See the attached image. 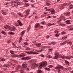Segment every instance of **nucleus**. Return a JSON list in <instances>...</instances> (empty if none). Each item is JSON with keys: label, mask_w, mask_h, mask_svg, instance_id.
<instances>
[{"label": "nucleus", "mask_w": 73, "mask_h": 73, "mask_svg": "<svg viewBox=\"0 0 73 73\" xmlns=\"http://www.w3.org/2000/svg\"><path fill=\"white\" fill-rule=\"evenodd\" d=\"M46 11H50V9H47L46 10Z\"/></svg>", "instance_id": "nucleus-52"}, {"label": "nucleus", "mask_w": 73, "mask_h": 73, "mask_svg": "<svg viewBox=\"0 0 73 73\" xmlns=\"http://www.w3.org/2000/svg\"><path fill=\"white\" fill-rule=\"evenodd\" d=\"M47 57L48 58H52V56L50 55H48Z\"/></svg>", "instance_id": "nucleus-38"}, {"label": "nucleus", "mask_w": 73, "mask_h": 73, "mask_svg": "<svg viewBox=\"0 0 73 73\" xmlns=\"http://www.w3.org/2000/svg\"><path fill=\"white\" fill-rule=\"evenodd\" d=\"M60 25H61V26H62V27H64V26H65V25L64 24L62 23H61V24Z\"/></svg>", "instance_id": "nucleus-40"}, {"label": "nucleus", "mask_w": 73, "mask_h": 73, "mask_svg": "<svg viewBox=\"0 0 73 73\" xmlns=\"http://www.w3.org/2000/svg\"><path fill=\"white\" fill-rule=\"evenodd\" d=\"M21 60H24L25 61L28 60H29V57H23L22 58Z\"/></svg>", "instance_id": "nucleus-10"}, {"label": "nucleus", "mask_w": 73, "mask_h": 73, "mask_svg": "<svg viewBox=\"0 0 73 73\" xmlns=\"http://www.w3.org/2000/svg\"><path fill=\"white\" fill-rule=\"evenodd\" d=\"M30 11H31V10L29 9H28L26 11V14L25 15V18H27V17H28V18H30V17L32 16L31 15H29V13L30 12Z\"/></svg>", "instance_id": "nucleus-1"}, {"label": "nucleus", "mask_w": 73, "mask_h": 73, "mask_svg": "<svg viewBox=\"0 0 73 73\" xmlns=\"http://www.w3.org/2000/svg\"><path fill=\"white\" fill-rule=\"evenodd\" d=\"M19 0H13V2L14 3H19V2L18 1Z\"/></svg>", "instance_id": "nucleus-18"}, {"label": "nucleus", "mask_w": 73, "mask_h": 73, "mask_svg": "<svg viewBox=\"0 0 73 73\" xmlns=\"http://www.w3.org/2000/svg\"><path fill=\"white\" fill-rule=\"evenodd\" d=\"M31 66L32 69H35L37 67V64L35 63H33L31 65Z\"/></svg>", "instance_id": "nucleus-4"}, {"label": "nucleus", "mask_w": 73, "mask_h": 73, "mask_svg": "<svg viewBox=\"0 0 73 73\" xmlns=\"http://www.w3.org/2000/svg\"><path fill=\"white\" fill-rule=\"evenodd\" d=\"M50 2V1L48 0H46V3H49Z\"/></svg>", "instance_id": "nucleus-43"}, {"label": "nucleus", "mask_w": 73, "mask_h": 73, "mask_svg": "<svg viewBox=\"0 0 73 73\" xmlns=\"http://www.w3.org/2000/svg\"><path fill=\"white\" fill-rule=\"evenodd\" d=\"M46 65H47V62L46 61H44L43 63H41L39 67V68L41 69L42 68V66H46Z\"/></svg>", "instance_id": "nucleus-2"}, {"label": "nucleus", "mask_w": 73, "mask_h": 73, "mask_svg": "<svg viewBox=\"0 0 73 73\" xmlns=\"http://www.w3.org/2000/svg\"><path fill=\"white\" fill-rule=\"evenodd\" d=\"M1 33L2 34H3L4 35H5V32L4 31H2L1 32Z\"/></svg>", "instance_id": "nucleus-42"}, {"label": "nucleus", "mask_w": 73, "mask_h": 73, "mask_svg": "<svg viewBox=\"0 0 73 73\" xmlns=\"http://www.w3.org/2000/svg\"><path fill=\"white\" fill-rule=\"evenodd\" d=\"M55 25V24L54 23H48V26H51V25Z\"/></svg>", "instance_id": "nucleus-19"}, {"label": "nucleus", "mask_w": 73, "mask_h": 73, "mask_svg": "<svg viewBox=\"0 0 73 73\" xmlns=\"http://www.w3.org/2000/svg\"><path fill=\"white\" fill-rule=\"evenodd\" d=\"M67 44H69V45H72V42H67Z\"/></svg>", "instance_id": "nucleus-28"}, {"label": "nucleus", "mask_w": 73, "mask_h": 73, "mask_svg": "<svg viewBox=\"0 0 73 73\" xmlns=\"http://www.w3.org/2000/svg\"><path fill=\"white\" fill-rule=\"evenodd\" d=\"M40 57H44V55L43 54H40Z\"/></svg>", "instance_id": "nucleus-45"}, {"label": "nucleus", "mask_w": 73, "mask_h": 73, "mask_svg": "<svg viewBox=\"0 0 73 73\" xmlns=\"http://www.w3.org/2000/svg\"><path fill=\"white\" fill-rule=\"evenodd\" d=\"M65 63H67V64H68V65H69L70 64H69V62L68 61L65 60Z\"/></svg>", "instance_id": "nucleus-33"}, {"label": "nucleus", "mask_w": 73, "mask_h": 73, "mask_svg": "<svg viewBox=\"0 0 73 73\" xmlns=\"http://www.w3.org/2000/svg\"><path fill=\"white\" fill-rule=\"evenodd\" d=\"M24 56L23 55V54H21L19 55V57H24Z\"/></svg>", "instance_id": "nucleus-46"}, {"label": "nucleus", "mask_w": 73, "mask_h": 73, "mask_svg": "<svg viewBox=\"0 0 73 73\" xmlns=\"http://www.w3.org/2000/svg\"><path fill=\"white\" fill-rule=\"evenodd\" d=\"M61 20H60L58 21V23L59 24V25H60V24H61Z\"/></svg>", "instance_id": "nucleus-31"}, {"label": "nucleus", "mask_w": 73, "mask_h": 73, "mask_svg": "<svg viewBox=\"0 0 73 73\" xmlns=\"http://www.w3.org/2000/svg\"><path fill=\"white\" fill-rule=\"evenodd\" d=\"M42 71L40 70H38V73H41V72H42Z\"/></svg>", "instance_id": "nucleus-35"}, {"label": "nucleus", "mask_w": 73, "mask_h": 73, "mask_svg": "<svg viewBox=\"0 0 73 73\" xmlns=\"http://www.w3.org/2000/svg\"><path fill=\"white\" fill-rule=\"evenodd\" d=\"M46 5H47L48 6L50 5V4L49 3H46Z\"/></svg>", "instance_id": "nucleus-51"}, {"label": "nucleus", "mask_w": 73, "mask_h": 73, "mask_svg": "<svg viewBox=\"0 0 73 73\" xmlns=\"http://www.w3.org/2000/svg\"><path fill=\"white\" fill-rule=\"evenodd\" d=\"M25 32V31H23L21 32V33L22 36H23V35H24V34Z\"/></svg>", "instance_id": "nucleus-22"}, {"label": "nucleus", "mask_w": 73, "mask_h": 73, "mask_svg": "<svg viewBox=\"0 0 73 73\" xmlns=\"http://www.w3.org/2000/svg\"><path fill=\"white\" fill-rule=\"evenodd\" d=\"M41 44L40 43H36V46H40V45H41Z\"/></svg>", "instance_id": "nucleus-29"}, {"label": "nucleus", "mask_w": 73, "mask_h": 73, "mask_svg": "<svg viewBox=\"0 0 73 73\" xmlns=\"http://www.w3.org/2000/svg\"><path fill=\"white\" fill-rule=\"evenodd\" d=\"M66 59H68V60H69L70 59V58H73V57H72L71 56H70L69 57L68 56L66 57Z\"/></svg>", "instance_id": "nucleus-21"}, {"label": "nucleus", "mask_w": 73, "mask_h": 73, "mask_svg": "<svg viewBox=\"0 0 73 73\" xmlns=\"http://www.w3.org/2000/svg\"><path fill=\"white\" fill-rule=\"evenodd\" d=\"M55 56H58V53L57 52H55L54 53Z\"/></svg>", "instance_id": "nucleus-23"}, {"label": "nucleus", "mask_w": 73, "mask_h": 73, "mask_svg": "<svg viewBox=\"0 0 73 73\" xmlns=\"http://www.w3.org/2000/svg\"><path fill=\"white\" fill-rule=\"evenodd\" d=\"M70 9H72L73 8V5L72 4H71L69 6Z\"/></svg>", "instance_id": "nucleus-26"}, {"label": "nucleus", "mask_w": 73, "mask_h": 73, "mask_svg": "<svg viewBox=\"0 0 73 73\" xmlns=\"http://www.w3.org/2000/svg\"><path fill=\"white\" fill-rule=\"evenodd\" d=\"M28 66V64L27 63H23L22 65V68H27Z\"/></svg>", "instance_id": "nucleus-6"}, {"label": "nucleus", "mask_w": 73, "mask_h": 73, "mask_svg": "<svg viewBox=\"0 0 73 73\" xmlns=\"http://www.w3.org/2000/svg\"><path fill=\"white\" fill-rule=\"evenodd\" d=\"M61 58H62L63 59H64V58H66V57L64 55L62 56L61 57Z\"/></svg>", "instance_id": "nucleus-24"}, {"label": "nucleus", "mask_w": 73, "mask_h": 73, "mask_svg": "<svg viewBox=\"0 0 73 73\" xmlns=\"http://www.w3.org/2000/svg\"><path fill=\"white\" fill-rule=\"evenodd\" d=\"M31 27L30 26H29L28 27V31L29 30V29H31Z\"/></svg>", "instance_id": "nucleus-62"}, {"label": "nucleus", "mask_w": 73, "mask_h": 73, "mask_svg": "<svg viewBox=\"0 0 73 73\" xmlns=\"http://www.w3.org/2000/svg\"><path fill=\"white\" fill-rule=\"evenodd\" d=\"M12 44L13 46H16V44H14L13 43Z\"/></svg>", "instance_id": "nucleus-58"}, {"label": "nucleus", "mask_w": 73, "mask_h": 73, "mask_svg": "<svg viewBox=\"0 0 73 73\" xmlns=\"http://www.w3.org/2000/svg\"><path fill=\"white\" fill-rule=\"evenodd\" d=\"M40 24L39 23H38L35 25V28H37L38 26H40Z\"/></svg>", "instance_id": "nucleus-14"}, {"label": "nucleus", "mask_w": 73, "mask_h": 73, "mask_svg": "<svg viewBox=\"0 0 73 73\" xmlns=\"http://www.w3.org/2000/svg\"><path fill=\"white\" fill-rule=\"evenodd\" d=\"M67 38V36H64L62 37V39H63V40H64V39H65V38Z\"/></svg>", "instance_id": "nucleus-39"}, {"label": "nucleus", "mask_w": 73, "mask_h": 73, "mask_svg": "<svg viewBox=\"0 0 73 73\" xmlns=\"http://www.w3.org/2000/svg\"><path fill=\"white\" fill-rule=\"evenodd\" d=\"M19 15L20 16H21V17H23V15L22 14H19Z\"/></svg>", "instance_id": "nucleus-47"}, {"label": "nucleus", "mask_w": 73, "mask_h": 73, "mask_svg": "<svg viewBox=\"0 0 73 73\" xmlns=\"http://www.w3.org/2000/svg\"><path fill=\"white\" fill-rule=\"evenodd\" d=\"M1 13L2 15H6V14H7V13L5 11H2Z\"/></svg>", "instance_id": "nucleus-13"}, {"label": "nucleus", "mask_w": 73, "mask_h": 73, "mask_svg": "<svg viewBox=\"0 0 73 73\" xmlns=\"http://www.w3.org/2000/svg\"><path fill=\"white\" fill-rule=\"evenodd\" d=\"M48 67L49 68H52V67H53V66L52 65H50L48 66Z\"/></svg>", "instance_id": "nucleus-48"}, {"label": "nucleus", "mask_w": 73, "mask_h": 73, "mask_svg": "<svg viewBox=\"0 0 73 73\" xmlns=\"http://www.w3.org/2000/svg\"><path fill=\"white\" fill-rule=\"evenodd\" d=\"M44 69L46 70H49V71L50 70V68H49L46 67Z\"/></svg>", "instance_id": "nucleus-30"}, {"label": "nucleus", "mask_w": 73, "mask_h": 73, "mask_svg": "<svg viewBox=\"0 0 73 73\" xmlns=\"http://www.w3.org/2000/svg\"><path fill=\"white\" fill-rule=\"evenodd\" d=\"M9 65L7 64H5L3 65V67H8V66H9Z\"/></svg>", "instance_id": "nucleus-16"}, {"label": "nucleus", "mask_w": 73, "mask_h": 73, "mask_svg": "<svg viewBox=\"0 0 73 73\" xmlns=\"http://www.w3.org/2000/svg\"><path fill=\"white\" fill-rule=\"evenodd\" d=\"M15 26H18V25H19V24L17 23H15Z\"/></svg>", "instance_id": "nucleus-57"}, {"label": "nucleus", "mask_w": 73, "mask_h": 73, "mask_svg": "<svg viewBox=\"0 0 73 73\" xmlns=\"http://www.w3.org/2000/svg\"><path fill=\"white\" fill-rule=\"evenodd\" d=\"M17 22L18 23L20 26H22V25H23V24H22V23H21V22L19 21L18 20L17 21Z\"/></svg>", "instance_id": "nucleus-17"}, {"label": "nucleus", "mask_w": 73, "mask_h": 73, "mask_svg": "<svg viewBox=\"0 0 73 73\" xmlns=\"http://www.w3.org/2000/svg\"><path fill=\"white\" fill-rule=\"evenodd\" d=\"M21 41V39H20V40H19V43H20V42Z\"/></svg>", "instance_id": "nucleus-61"}, {"label": "nucleus", "mask_w": 73, "mask_h": 73, "mask_svg": "<svg viewBox=\"0 0 73 73\" xmlns=\"http://www.w3.org/2000/svg\"><path fill=\"white\" fill-rule=\"evenodd\" d=\"M42 51V50H37L36 51V52H41Z\"/></svg>", "instance_id": "nucleus-50"}, {"label": "nucleus", "mask_w": 73, "mask_h": 73, "mask_svg": "<svg viewBox=\"0 0 73 73\" xmlns=\"http://www.w3.org/2000/svg\"><path fill=\"white\" fill-rule=\"evenodd\" d=\"M6 7H8L9 6V3H7L6 4Z\"/></svg>", "instance_id": "nucleus-37"}, {"label": "nucleus", "mask_w": 73, "mask_h": 73, "mask_svg": "<svg viewBox=\"0 0 73 73\" xmlns=\"http://www.w3.org/2000/svg\"><path fill=\"white\" fill-rule=\"evenodd\" d=\"M66 24H71V23L70 22H67Z\"/></svg>", "instance_id": "nucleus-59"}, {"label": "nucleus", "mask_w": 73, "mask_h": 73, "mask_svg": "<svg viewBox=\"0 0 73 73\" xmlns=\"http://www.w3.org/2000/svg\"><path fill=\"white\" fill-rule=\"evenodd\" d=\"M64 15L66 16H70V12H67L66 13H64Z\"/></svg>", "instance_id": "nucleus-11"}, {"label": "nucleus", "mask_w": 73, "mask_h": 73, "mask_svg": "<svg viewBox=\"0 0 73 73\" xmlns=\"http://www.w3.org/2000/svg\"><path fill=\"white\" fill-rule=\"evenodd\" d=\"M26 69L27 71H29V69L28 68H26Z\"/></svg>", "instance_id": "nucleus-49"}, {"label": "nucleus", "mask_w": 73, "mask_h": 73, "mask_svg": "<svg viewBox=\"0 0 73 73\" xmlns=\"http://www.w3.org/2000/svg\"><path fill=\"white\" fill-rule=\"evenodd\" d=\"M1 61H5V59H4V58L2 59H1Z\"/></svg>", "instance_id": "nucleus-60"}, {"label": "nucleus", "mask_w": 73, "mask_h": 73, "mask_svg": "<svg viewBox=\"0 0 73 73\" xmlns=\"http://www.w3.org/2000/svg\"><path fill=\"white\" fill-rule=\"evenodd\" d=\"M55 56L53 57L54 59L55 60L57 59V58H58V56H56V55H55Z\"/></svg>", "instance_id": "nucleus-20"}, {"label": "nucleus", "mask_w": 73, "mask_h": 73, "mask_svg": "<svg viewBox=\"0 0 73 73\" xmlns=\"http://www.w3.org/2000/svg\"><path fill=\"white\" fill-rule=\"evenodd\" d=\"M10 5L12 6L13 7H17V5H16V3L15 2H13V3L10 4Z\"/></svg>", "instance_id": "nucleus-5"}, {"label": "nucleus", "mask_w": 73, "mask_h": 73, "mask_svg": "<svg viewBox=\"0 0 73 73\" xmlns=\"http://www.w3.org/2000/svg\"><path fill=\"white\" fill-rule=\"evenodd\" d=\"M21 73H24V70H21Z\"/></svg>", "instance_id": "nucleus-36"}, {"label": "nucleus", "mask_w": 73, "mask_h": 73, "mask_svg": "<svg viewBox=\"0 0 73 73\" xmlns=\"http://www.w3.org/2000/svg\"><path fill=\"white\" fill-rule=\"evenodd\" d=\"M50 13L52 14V15H53V14H54V12H55V11L54 10V9H50Z\"/></svg>", "instance_id": "nucleus-8"}, {"label": "nucleus", "mask_w": 73, "mask_h": 73, "mask_svg": "<svg viewBox=\"0 0 73 73\" xmlns=\"http://www.w3.org/2000/svg\"><path fill=\"white\" fill-rule=\"evenodd\" d=\"M26 50H30V48H29V47H27L26 48Z\"/></svg>", "instance_id": "nucleus-44"}, {"label": "nucleus", "mask_w": 73, "mask_h": 73, "mask_svg": "<svg viewBox=\"0 0 73 73\" xmlns=\"http://www.w3.org/2000/svg\"><path fill=\"white\" fill-rule=\"evenodd\" d=\"M10 53L11 54H14V52L12 50H10Z\"/></svg>", "instance_id": "nucleus-34"}, {"label": "nucleus", "mask_w": 73, "mask_h": 73, "mask_svg": "<svg viewBox=\"0 0 73 73\" xmlns=\"http://www.w3.org/2000/svg\"><path fill=\"white\" fill-rule=\"evenodd\" d=\"M62 33L63 35H65V32L63 31V32H62Z\"/></svg>", "instance_id": "nucleus-53"}, {"label": "nucleus", "mask_w": 73, "mask_h": 73, "mask_svg": "<svg viewBox=\"0 0 73 73\" xmlns=\"http://www.w3.org/2000/svg\"><path fill=\"white\" fill-rule=\"evenodd\" d=\"M24 44H25V45H28V43L27 42H25L24 43Z\"/></svg>", "instance_id": "nucleus-55"}, {"label": "nucleus", "mask_w": 73, "mask_h": 73, "mask_svg": "<svg viewBox=\"0 0 73 73\" xmlns=\"http://www.w3.org/2000/svg\"><path fill=\"white\" fill-rule=\"evenodd\" d=\"M52 50H53V49H52V48L50 49H49V51H50V52H51V51H52Z\"/></svg>", "instance_id": "nucleus-56"}, {"label": "nucleus", "mask_w": 73, "mask_h": 73, "mask_svg": "<svg viewBox=\"0 0 73 73\" xmlns=\"http://www.w3.org/2000/svg\"><path fill=\"white\" fill-rule=\"evenodd\" d=\"M10 27H11L9 26V25H6L5 26L4 28H5V29H7V28H9V30H10Z\"/></svg>", "instance_id": "nucleus-12"}, {"label": "nucleus", "mask_w": 73, "mask_h": 73, "mask_svg": "<svg viewBox=\"0 0 73 73\" xmlns=\"http://www.w3.org/2000/svg\"><path fill=\"white\" fill-rule=\"evenodd\" d=\"M59 34H56L55 35V36L56 37H58L59 36Z\"/></svg>", "instance_id": "nucleus-41"}, {"label": "nucleus", "mask_w": 73, "mask_h": 73, "mask_svg": "<svg viewBox=\"0 0 73 73\" xmlns=\"http://www.w3.org/2000/svg\"><path fill=\"white\" fill-rule=\"evenodd\" d=\"M52 44H53V45H54V42H53L48 43V44L49 45H52Z\"/></svg>", "instance_id": "nucleus-32"}, {"label": "nucleus", "mask_w": 73, "mask_h": 73, "mask_svg": "<svg viewBox=\"0 0 73 73\" xmlns=\"http://www.w3.org/2000/svg\"><path fill=\"white\" fill-rule=\"evenodd\" d=\"M66 22H67V23H68V22H70V20H67L66 21Z\"/></svg>", "instance_id": "nucleus-63"}, {"label": "nucleus", "mask_w": 73, "mask_h": 73, "mask_svg": "<svg viewBox=\"0 0 73 73\" xmlns=\"http://www.w3.org/2000/svg\"><path fill=\"white\" fill-rule=\"evenodd\" d=\"M10 31H15L16 30V28L15 26H13L12 28L11 27H10Z\"/></svg>", "instance_id": "nucleus-9"}, {"label": "nucleus", "mask_w": 73, "mask_h": 73, "mask_svg": "<svg viewBox=\"0 0 73 73\" xmlns=\"http://www.w3.org/2000/svg\"><path fill=\"white\" fill-rule=\"evenodd\" d=\"M24 2H28V1L27 0H25L23 1Z\"/></svg>", "instance_id": "nucleus-64"}, {"label": "nucleus", "mask_w": 73, "mask_h": 73, "mask_svg": "<svg viewBox=\"0 0 73 73\" xmlns=\"http://www.w3.org/2000/svg\"><path fill=\"white\" fill-rule=\"evenodd\" d=\"M25 52L29 54H38V52H33L32 51H25Z\"/></svg>", "instance_id": "nucleus-3"}, {"label": "nucleus", "mask_w": 73, "mask_h": 73, "mask_svg": "<svg viewBox=\"0 0 73 73\" xmlns=\"http://www.w3.org/2000/svg\"><path fill=\"white\" fill-rule=\"evenodd\" d=\"M12 57H18V55L16 54H13L12 55Z\"/></svg>", "instance_id": "nucleus-15"}, {"label": "nucleus", "mask_w": 73, "mask_h": 73, "mask_svg": "<svg viewBox=\"0 0 73 73\" xmlns=\"http://www.w3.org/2000/svg\"><path fill=\"white\" fill-rule=\"evenodd\" d=\"M63 67L61 66H56L54 68V69L57 70L60 69H62Z\"/></svg>", "instance_id": "nucleus-7"}, {"label": "nucleus", "mask_w": 73, "mask_h": 73, "mask_svg": "<svg viewBox=\"0 0 73 73\" xmlns=\"http://www.w3.org/2000/svg\"><path fill=\"white\" fill-rule=\"evenodd\" d=\"M71 70V68L70 67H68V68H66V70L68 71H70Z\"/></svg>", "instance_id": "nucleus-27"}, {"label": "nucleus", "mask_w": 73, "mask_h": 73, "mask_svg": "<svg viewBox=\"0 0 73 73\" xmlns=\"http://www.w3.org/2000/svg\"><path fill=\"white\" fill-rule=\"evenodd\" d=\"M66 43V41H64L63 43H62V44H60L61 45H64V44H65Z\"/></svg>", "instance_id": "nucleus-25"}, {"label": "nucleus", "mask_w": 73, "mask_h": 73, "mask_svg": "<svg viewBox=\"0 0 73 73\" xmlns=\"http://www.w3.org/2000/svg\"><path fill=\"white\" fill-rule=\"evenodd\" d=\"M55 33H58V31L57 30H55Z\"/></svg>", "instance_id": "nucleus-54"}]
</instances>
